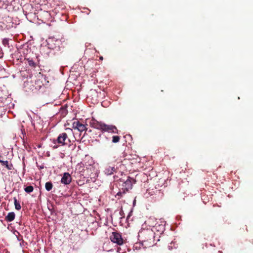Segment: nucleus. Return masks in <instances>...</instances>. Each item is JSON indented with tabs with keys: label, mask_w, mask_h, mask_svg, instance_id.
Masks as SVG:
<instances>
[{
	"label": "nucleus",
	"mask_w": 253,
	"mask_h": 253,
	"mask_svg": "<svg viewBox=\"0 0 253 253\" xmlns=\"http://www.w3.org/2000/svg\"><path fill=\"white\" fill-rule=\"evenodd\" d=\"M89 125L91 127L101 131L102 133L97 137L98 141L105 142L103 140V138L105 137L104 132L118 133V130L115 126L107 125L102 122L97 121L94 118H92L90 121Z\"/></svg>",
	"instance_id": "obj_1"
},
{
	"label": "nucleus",
	"mask_w": 253,
	"mask_h": 253,
	"mask_svg": "<svg viewBox=\"0 0 253 253\" xmlns=\"http://www.w3.org/2000/svg\"><path fill=\"white\" fill-rule=\"evenodd\" d=\"M138 238L145 248L151 247L154 244V232L151 229H143L139 231Z\"/></svg>",
	"instance_id": "obj_2"
},
{
	"label": "nucleus",
	"mask_w": 253,
	"mask_h": 253,
	"mask_svg": "<svg viewBox=\"0 0 253 253\" xmlns=\"http://www.w3.org/2000/svg\"><path fill=\"white\" fill-rule=\"evenodd\" d=\"M133 182H135V180L130 177H128L127 180L122 184V190H125L126 192H129L132 188Z\"/></svg>",
	"instance_id": "obj_3"
},
{
	"label": "nucleus",
	"mask_w": 253,
	"mask_h": 253,
	"mask_svg": "<svg viewBox=\"0 0 253 253\" xmlns=\"http://www.w3.org/2000/svg\"><path fill=\"white\" fill-rule=\"evenodd\" d=\"M57 143L61 146L67 145L70 142L68 135L66 132L60 133L57 139Z\"/></svg>",
	"instance_id": "obj_4"
},
{
	"label": "nucleus",
	"mask_w": 253,
	"mask_h": 253,
	"mask_svg": "<svg viewBox=\"0 0 253 253\" xmlns=\"http://www.w3.org/2000/svg\"><path fill=\"white\" fill-rule=\"evenodd\" d=\"M111 241L116 243L119 245H121L123 244V239L122 238V236L117 232H113L112 235L110 236Z\"/></svg>",
	"instance_id": "obj_5"
},
{
	"label": "nucleus",
	"mask_w": 253,
	"mask_h": 253,
	"mask_svg": "<svg viewBox=\"0 0 253 253\" xmlns=\"http://www.w3.org/2000/svg\"><path fill=\"white\" fill-rule=\"evenodd\" d=\"M72 127L75 129H77L80 132H82L84 131H86L87 130L86 125L81 123L79 121H75L73 123Z\"/></svg>",
	"instance_id": "obj_6"
},
{
	"label": "nucleus",
	"mask_w": 253,
	"mask_h": 253,
	"mask_svg": "<svg viewBox=\"0 0 253 253\" xmlns=\"http://www.w3.org/2000/svg\"><path fill=\"white\" fill-rule=\"evenodd\" d=\"M61 183L65 185L69 184L72 181V177L68 172H65L61 178Z\"/></svg>",
	"instance_id": "obj_7"
},
{
	"label": "nucleus",
	"mask_w": 253,
	"mask_h": 253,
	"mask_svg": "<svg viewBox=\"0 0 253 253\" xmlns=\"http://www.w3.org/2000/svg\"><path fill=\"white\" fill-rule=\"evenodd\" d=\"M15 217V213L14 212H10L8 213L7 215L5 217V220L7 222H11L14 220Z\"/></svg>",
	"instance_id": "obj_8"
},
{
	"label": "nucleus",
	"mask_w": 253,
	"mask_h": 253,
	"mask_svg": "<svg viewBox=\"0 0 253 253\" xmlns=\"http://www.w3.org/2000/svg\"><path fill=\"white\" fill-rule=\"evenodd\" d=\"M116 171V168L114 167H108L105 170V172L107 175H111Z\"/></svg>",
	"instance_id": "obj_9"
},
{
	"label": "nucleus",
	"mask_w": 253,
	"mask_h": 253,
	"mask_svg": "<svg viewBox=\"0 0 253 253\" xmlns=\"http://www.w3.org/2000/svg\"><path fill=\"white\" fill-rule=\"evenodd\" d=\"M0 163L2 165L4 166L8 169L10 170L12 169V165L11 164L9 165L7 161H2L0 160Z\"/></svg>",
	"instance_id": "obj_10"
},
{
	"label": "nucleus",
	"mask_w": 253,
	"mask_h": 253,
	"mask_svg": "<svg viewBox=\"0 0 253 253\" xmlns=\"http://www.w3.org/2000/svg\"><path fill=\"white\" fill-rule=\"evenodd\" d=\"M127 192L125 191V190H120L118 192L116 195H115V197L117 198V199H120L124 195L126 194Z\"/></svg>",
	"instance_id": "obj_11"
},
{
	"label": "nucleus",
	"mask_w": 253,
	"mask_h": 253,
	"mask_svg": "<svg viewBox=\"0 0 253 253\" xmlns=\"http://www.w3.org/2000/svg\"><path fill=\"white\" fill-rule=\"evenodd\" d=\"M13 200L15 209L18 211L20 210L21 208V207L19 202L17 201L16 197H14Z\"/></svg>",
	"instance_id": "obj_12"
},
{
	"label": "nucleus",
	"mask_w": 253,
	"mask_h": 253,
	"mask_svg": "<svg viewBox=\"0 0 253 253\" xmlns=\"http://www.w3.org/2000/svg\"><path fill=\"white\" fill-rule=\"evenodd\" d=\"M53 187L52 183L51 182H47L45 184V187L47 191H50Z\"/></svg>",
	"instance_id": "obj_13"
},
{
	"label": "nucleus",
	"mask_w": 253,
	"mask_h": 253,
	"mask_svg": "<svg viewBox=\"0 0 253 253\" xmlns=\"http://www.w3.org/2000/svg\"><path fill=\"white\" fill-rule=\"evenodd\" d=\"M33 190H34V187L31 185L27 186L26 187H25L24 188L25 191L27 193H30L32 192L33 191Z\"/></svg>",
	"instance_id": "obj_14"
},
{
	"label": "nucleus",
	"mask_w": 253,
	"mask_h": 253,
	"mask_svg": "<svg viewBox=\"0 0 253 253\" xmlns=\"http://www.w3.org/2000/svg\"><path fill=\"white\" fill-rule=\"evenodd\" d=\"M120 140V137L119 136L115 135L112 137V142L117 143L119 142Z\"/></svg>",
	"instance_id": "obj_15"
},
{
	"label": "nucleus",
	"mask_w": 253,
	"mask_h": 253,
	"mask_svg": "<svg viewBox=\"0 0 253 253\" xmlns=\"http://www.w3.org/2000/svg\"><path fill=\"white\" fill-rule=\"evenodd\" d=\"M28 64L33 67H36V64L32 60H28Z\"/></svg>",
	"instance_id": "obj_16"
},
{
	"label": "nucleus",
	"mask_w": 253,
	"mask_h": 253,
	"mask_svg": "<svg viewBox=\"0 0 253 253\" xmlns=\"http://www.w3.org/2000/svg\"><path fill=\"white\" fill-rule=\"evenodd\" d=\"M2 42H3V44L5 45V44H7L8 41L7 40H3Z\"/></svg>",
	"instance_id": "obj_17"
},
{
	"label": "nucleus",
	"mask_w": 253,
	"mask_h": 253,
	"mask_svg": "<svg viewBox=\"0 0 253 253\" xmlns=\"http://www.w3.org/2000/svg\"><path fill=\"white\" fill-rule=\"evenodd\" d=\"M66 130L68 132L72 131V129L69 128H66Z\"/></svg>",
	"instance_id": "obj_18"
},
{
	"label": "nucleus",
	"mask_w": 253,
	"mask_h": 253,
	"mask_svg": "<svg viewBox=\"0 0 253 253\" xmlns=\"http://www.w3.org/2000/svg\"><path fill=\"white\" fill-rule=\"evenodd\" d=\"M123 213H124L123 211L122 210V209H121V211H120V214L121 215H123Z\"/></svg>",
	"instance_id": "obj_19"
},
{
	"label": "nucleus",
	"mask_w": 253,
	"mask_h": 253,
	"mask_svg": "<svg viewBox=\"0 0 253 253\" xmlns=\"http://www.w3.org/2000/svg\"><path fill=\"white\" fill-rule=\"evenodd\" d=\"M100 59L102 60L103 59V57H100Z\"/></svg>",
	"instance_id": "obj_20"
},
{
	"label": "nucleus",
	"mask_w": 253,
	"mask_h": 253,
	"mask_svg": "<svg viewBox=\"0 0 253 253\" xmlns=\"http://www.w3.org/2000/svg\"><path fill=\"white\" fill-rule=\"evenodd\" d=\"M106 139L107 140H108V138H106Z\"/></svg>",
	"instance_id": "obj_21"
}]
</instances>
